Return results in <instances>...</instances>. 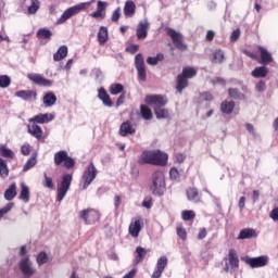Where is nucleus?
I'll list each match as a JSON object with an SVG mask.
<instances>
[{
  "label": "nucleus",
  "mask_w": 278,
  "mask_h": 278,
  "mask_svg": "<svg viewBox=\"0 0 278 278\" xmlns=\"http://www.w3.org/2000/svg\"><path fill=\"white\" fill-rule=\"evenodd\" d=\"M27 78L36 86H43L45 88H51L53 86V80L45 78L42 74L29 73L27 74Z\"/></svg>",
  "instance_id": "obj_10"
},
{
  "label": "nucleus",
  "mask_w": 278,
  "mask_h": 278,
  "mask_svg": "<svg viewBox=\"0 0 278 278\" xmlns=\"http://www.w3.org/2000/svg\"><path fill=\"white\" fill-rule=\"evenodd\" d=\"M240 260L238 258L236 250H229L228 263H226L224 267L225 273H233V268H238Z\"/></svg>",
  "instance_id": "obj_11"
},
{
  "label": "nucleus",
  "mask_w": 278,
  "mask_h": 278,
  "mask_svg": "<svg viewBox=\"0 0 278 278\" xmlns=\"http://www.w3.org/2000/svg\"><path fill=\"white\" fill-rule=\"evenodd\" d=\"M40 10V0H30V5L28 7L29 14H36Z\"/></svg>",
  "instance_id": "obj_43"
},
{
  "label": "nucleus",
  "mask_w": 278,
  "mask_h": 278,
  "mask_svg": "<svg viewBox=\"0 0 278 278\" xmlns=\"http://www.w3.org/2000/svg\"><path fill=\"white\" fill-rule=\"evenodd\" d=\"M256 92H266V81L261 80L255 86Z\"/></svg>",
  "instance_id": "obj_52"
},
{
  "label": "nucleus",
  "mask_w": 278,
  "mask_h": 278,
  "mask_svg": "<svg viewBox=\"0 0 278 278\" xmlns=\"http://www.w3.org/2000/svg\"><path fill=\"white\" fill-rule=\"evenodd\" d=\"M155 116L156 118L161 119V118H170V113L168 112V110L160 108V109H155L154 110Z\"/></svg>",
  "instance_id": "obj_41"
},
{
  "label": "nucleus",
  "mask_w": 278,
  "mask_h": 278,
  "mask_svg": "<svg viewBox=\"0 0 278 278\" xmlns=\"http://www.w3.org/2000/svg\"><path fill=\"white\" fill-rule=\"evenodd\" d=\"M98 99H100V101H102L103 105L106 108H112V99H110V94H108V91H105L104 88H100L98 90Z\"/></svg>",
  "instance_id": "obj_22"
},
{
  "label": "nucleus",
  "mask_w": 278,
  "mask_h": 278,
  "mask_svg": "<svg viewBox=\"0 0 278 278\" xmlns=\"http://www.w3.org/2000/svg\"><path fill=\"white\" fill-rule=\"evenodd\" d=\"M98 173L99 170H97L94 163H90L83 174V181H84L83 190H87L88 186H90V184H92V181L97 179Z\"/></svg>",
  "instance_id": "obj_8"
},
{
  "label": "nucleus",
  "mask_w": 278,
  "mask_h": 278,
  "mask_svg": "<svg viewBox=\"0 0 278 278\" xmlns=\"http://www.w3.org/2000/svg\"><path fill=\"white\" fill-rule=\"evenodd\" d=\"M140 112L144 121H151L153 118V113L151 112V109H149L147 105H141Z\"/></svg>",
  "instance_id": "obj_40"
},
{
  "label": "nucleus",
  "mask_w": 278,
  "mask_h": 278,
  "mask_svg": "<svg viewBox=\"0 0 278 278\" xmlns=\"http://www.w3.org/2000/svg\"><path fill=\"white\" fill-rule=\"evenodd\" d=\"M105 10H108V2L99 0L97 10L89 14L91 18H105Z\"/></svg>",
  "instance_id": "obj_18"
},
{
  "label": "nucleus",
  "mask_w": 278,
  "mask_h": 278,
  "mask_svg": "<svg viewBox=\"0 0 278 278\" xmlns=\"http://www.w3.org/2000/svg\"><path fill=\"white\" fill-rule=\"evenodd\" d=\"M55 119L54 113H40L30 117L28 123H36L37 125H47V123H51V121Z\"/></svg>",
  "instance_id": "obj_12"
},
{
  "label": "nucleus",
  "mask_w": 278,
  "mask_h": 278,
  "mask_svg": "<svg viewBox=\"0 0 278 278\" xmlns=\"http://www.w3.org/2000/svg\"><path fill=\"white\" fill-rule=\"evenodd\" d=\"M228 92H229V97H230L231 99H238V98L240 97V90H238V89H236V88H230V89L228 90Z\"/></svg>",
  "instance_id": "obj_56"
},
{
  "label": "nucleus",
  "mask_w": 278,
  "mask_h": 278,
  "mask_svg": "<svg viewBox=\"0 0 278 278\" xmlns=\"http://www.w3.org/2000/svg\"><path fill=\"white\" fill-rule=\"evenodd\" d=\"M135 66L137 68L138 78L141 81H147V68L144 67V59L142 54H137L135 56Z\"/></svg>",
  "instance_id": "obj_13"
},
{
  "label": "nucleus",
  "mask_w": 278,
  "mask_h": 278,
  "mask_svg": "<svg viewBox=\"0 0 278 278\" xmlns=\"http://www.w3.org/2000/svg\"><path fill=\"white\" fill-rule=\"evenodd\" d=\"M36 164H37V161H36V155H35L27 160V162L23 166V172L27 173V170H31V168H34V166H36Z\"/></svg>",
  "instance_id": "obj_45"
},
{
  "label": "nucleus",
  "mask_w": 278,
  "mask_h": 278,
  "mask_svg": "<svg viewBox=\"0 0 278 278\" xmlns=\"http://www.w3.org/2000/svg\"><path fill=\"white\" fill-rule=\"evenodd\" d=\"M67 157L68 153L64 150H61L54 154V164L56 166H60V164H62V162H65Z\"/></svg>",
  "instance_id": "obj_35"
},
{
  "label": "nucleus",
  "mask_w": 278,
  "mask_h": 278,
  "mask_svg": "<svg viewBox=\"0 0 278 278\" xmlns=\"http://www.w3.org/2000/svg\"><path fill=\"white\" fill-rule=\"evenodd\" d=\"M11 81L9 76H0V88H8Z\"/></svg>",
  "instance_id": "obj_50"
},
{
  "label": "nucleus",
  "mask_w": 278,
  "mask_h": 278,
  "mask_svg": "<svg viewBox=\"0 0 278 278\" xmlns=\"http://www.w3.org/2000/svg\"><path fill=\"white\" fill-rule=\"evenodd\" d=\"M212 62H214V64H223V62H225V51L220 49L215 50Z\"/></svg>",
  "instance_id": "obj_34"
},
{
  "label": "nucleus",
  "mask_w": 278,
  "mask_h": 278,
  "mask_svg": "<svg viewBox=\"0 0 278 278\" xmlns=\"http://www.w3.org/2000/svg\"><path fill=\"white\" fill-rule=\"evenodd\" d=\"M162 60H164V54H157L156 56H149L147 63L150 64V66H155L157 62H162Z\"/></svg>",
  "instance_id": "obj_46"
},
{
  "label": "nucleus",
  "mask_w": 278,
  "mask_h": 278,
  "mask_svg": "<svg viewBox=\"0 0 278 278\" xmlns=\"http://www.w3.org/2000/svg\"><path fill=\"white\" fill-rule=\"evenodd\" d=\"M166 266H168V258L161 256L156 262V269L164 271Z\"/></svg>",
  "instance_id": "obj_44"
},
{
  "label": "nucleus",
  "mask_w": 278,
  "mask_h": 278,
  "mask_svg": "<svg viewBox=\"0 0 278 278\" xmlns=\"http://www.w3.org/2000/svg\"><path fill=\"white\" fill-rule=\"evenodd\" d=\"M68 55V47L61 46L58 51L53 54L54 62H61V60H64Z\"/></svg>",
  "instance_id": "obj_25"
},
{
  "label": "nucleus",
  "mask_w": 278,
  "mask_h": 278,
  "mask_svg": "<svg viewBox=\"0 0 278 278\" xmlns=\"http://www.w3.org/2000/svg\"><path fill=\"white\" fill-rule=\"evenodd\" d=\"M12 207H14V203H8L4 207L0 208V219L12 212Z\"/></svg>",
  "instance_id": "obj_49"
},
{
  "label": "nucleus",
  "mask_w": 278,
  "mask_h": 278,
  "mask_svg": "<svg viewBox=\"0 0 278 278\" xmlns=\"http://www.w3.org/2000/svg\"><path fill=\"white\" fill-rule=\"evenodd\" d=\"M73 182V175L65 174L62 176V181L58 185L56 188V201L59 203H62L64 201V197H66V193L68 190H71V184Z\"/></svg>",
  "instance_id": "obj_5"
},
{
  "label": "nucleus",
  "mask_w": 278,
  "mask_h": 278,
  "mask_svg": "<svg viewBox=\"0 0 278 278\" xmlns=\"http://www.w3.org/2000/svg\"><path fill=\"white\" fill-rule=\"evenodd\" d=\"M16 197V184L10 185V187L4 192V199L7 201H12Z\"/></svg>",
  "instance_id": "obj_36"
},
{
  "label": "nucleus",
  "mask_w": 278,
  "mask_h": 278,
  "mask_svg": "<svg viewBox=\"0 0 278 278\" xmlns=\"http://www.w3.org/2000/svg\"><path fill=\"white\" fill-rule=\"evenodd\" d=\"M28 134L36 138L37 140H42V128L36 123H29L26 125Z\"/></svg>",
  "instance_id": "obj_19"
},
{
  "label": "nucleus",
  "mask_w": 278,
  "mask_h": 278,
  "mask_svg": "<svg viewBox=\"0 0 278 278\" xmlns=\"http://www.w3.org/2000/svg\"><path fill=\"white\" fill-rule=\"evenodd\" d=\"M0 155H1V157L14 160L16 154H14V151H12L10 148H8V146L0 144Z\"/></svg>",
  "instance_id": "obj_31"
},
{
  "label": "nucleus",
  "mask_w": 278,
  "mask_h": 278,
  "mask_svg": "<svg viewBox=\"0 0 278 278\" xmlns=\"http://www.w3.org/2000/svg\"><path fill=\"white\" fill-rule=\"evenodd\" d=\"M136 273H138V270L136 268H132L130 271H128L122 278H136Z\"/></svg>",
  "instance_id": "obj_63"
},
{
  "label": "nucleus",
  "mask_w": 278,
  "mask_h": 278,
  "mask_svg": "<svg viewBox=\"0 0 278 278\" xmlns=\"http://www.w3.org/2000/svg\"><path fill=\"white\" fill-rule=\"evenodd\" d=\"M124 14L127 17H131L134 16V14H136V3H134V1L131 0L126 1L124 7Z\"/></svg>",
  "instance_id": "obj_27"
},
{
  "label": "nucleus",
  "mask_w": 278,
  "mask_h": 278,
  "mask_svg": "<svg viewBox=\"0 0 278 278\" xmlns=\"http://www.w3.org/2000/svg\"><path fill=\"white\" fill-rule=\"evenodd\" d=\"M177 236L180 237L181 240H186L188 233L186 232V229L177 227Z\"/></svg>",
  "instance_id": "obj_61"
},
{
  "label": "nucleus",
  "mask_w": 278,
  "mask_h": 278,
  "mask_svg": "<svg viewBox=\"0 0 278 278\" xmlns=\"http://www.w3.org/2000/svg\"><path fill=\"white\" fill-rule=\"evenodd\" d=\"M136 253H137V256L135 260V264H140V262H142V260H144V257L147 256V249L142 247H137Z\"/></svg>",
  "instance_id": "obj_39"
},
{
  "label": "nucleus",
  "mask_w": 278,
  "mask_h": 278,
  "mask_svg": "<svg viewBox=\"0 0 278 278\" xmlns=\"http://www.w3.org/2000/svg\"><path fill=\"white\" fill-rule=\"evenodd\" d=\"M187 198H188V201H191L192 203H199V201H201V195H199V190L194 188H190L187 190Z\"/></svg>",
  "instance_id": "obj_30"
},
{
  "label": "nucleus",
  "mask_w": 278,
  "mask_h": 278,
  "mask_svg": "<svg viewBox=\"0 0 278 278\" xmlns=\"http://www.w3.org/2000/svg\"><path fill=\"white\" fill-rule=\"evenodd\" d=\"M200 99H201V101H212V99H214V97L212 96V93L205 91L200 94Z\"/></svg>",
  "instance_id": "obj_58"
},
{
  "label": "nucleus",
  "mask_w": 278,
  "mask_h": 278,
  "mask_svg": "<svg viewBox=\"0 0 278 278\" xmlns=\"http://www.w3.org/2000/svg\"><path fill=\"white\" fill-rule=\"evenodd\" d=\"M268 75V67L266 66H258L255 67L254 71H252V77L257 78H264Z\"/></svg>",
  "instance_id": "obj_32"
},
{
  "label": "nucleus",
  "mask_w": 278,
  "mask_h": 278,
  "mask_svg": "<svg viewBox=\"0 0 278 278\" xmlns=\"http://www.w3.org/2000/svg\"><path fill=\"white\" fill-rule=\"evenodd\" d=\"M109 39L108 27L101 26L98 31L99 45H105Z\"/></svg>",
  "instance_id": "obj_29"
},
{
  "label": "nucleus",
  "mask_w": 278,
  "mask_h": 278,
  "mask_svg": "<svg viewBox=\"0 0 278 278\" xmlns=\"http://www.w3.org/2000/svg\"><path fill=\"white\" fill-rule=\"evenodd\" d=\"M136 134V128H134V126L131 125V123L129 122H124L121 126H119V136H122L123 138H125L126 136H131Z\"/></svg>",
  "instance_id": "obj_20"
},
{
  "label": "nucleus",
  "mask_w": 278,
  "mask_h": 278,
  "mask_svg": "<svg viewBox=\"0 0 278 278\" xmlns=\"http://www.w3.org/2000/svg\"><path fill=\"white\" fill-rule=\"evenodd\" d=\"M109 90L111 94L116 96L121 94L125 90V87L122 84H112Z\"/></svg>",
  "instance_id": "obj_42"
},
{
  "label": "nucleus",
  "mask_w": 278,
  "mask_h": 278,
  "mask_svg": "<svg viewBox=\"0 0 278 278\" xmlns=\"http://www.w3.org/2000/svg\"><path fill=\"white\" fill-rule=\"evenodd\" d=\"M251 238H257V231L253 228H244L238 236V240H249Z\"/></svg>",
  "instance_id": "obj_23"
},
{
  "label": "nucleus",
  "mask_w": 278,
  "mask_h": 278,
  "mask_svg": "<svg viewBox=\"0 0 278 278\" xmlns=\"http://www.w3.org/2000/svg\"><path fill=\"white\" fill-rule=\"evenodd\" d=\"M195 216L197 214L194 213V211H182L181 213L182 220H192Z\"/></svg>",
  "instance_id": "obj_47"
},
{
  "label": "nucleus",
  "mask_w": 278,
  "mask_h": 278,
  "mask_svg": "<svg viewBox=\"0 0 278 278\" xmlns=\"http://www.w3.org/2000/svg\"><path fill=\"white\" fill-rule=\"evenodd\" d=\"M242 260L252 268H264L265 266H268L270 262V257H268V255H261L256 257L245 256Z\"/></svg>",
  "instance_id": "obj_6"
},
{
  "label": "nucleus",
  "mask_w": 278,
  "mask_h": 278,
  "mask_svg": "<svg viewBox=\"0 0 278 278\" xmlns=\"http://www.w3.org/2000/svg\"><path fill=\"white\" fill-rule=\"evenodd\" d=\"M269 218H271L274 223H278V206L270 211Z\"/></svg>",
  "instance_id": "obj_55"
},
{
  "label": "nucleus",
  "mask_w": 278,
  "mask_h": 278,
  "mask_svg": "<svg viewBox=\"0 0 278 278\" xmlns=\"http://www.w3.org/2000/svg\"><path fill=\"white\" fill-rule=\"evenodd\" d=\"M168 154L160 150H144L138 159V164H150L152 166H166Z\"/></svg>",
  "instance_id": "obj_1"
},
{
  "label": "nucleus",
  "mask_w": 278,
  "mask_h": 278,
  "mask_svg": "<svg viewBox=\"0 0 278 278\" xmlns=\"http://www.w3.org/2000/svg\"><path fill=\"white\" fill-rule=\"evenodd\" d=\"M21 153L22 155H29V153H31V146L29 143H24L21 147Z\"/></svg>",
  "instance_id": "obj_51"
},
{
  "label": "nucleus",
  "mask_w": 278,
  "mask_h": 278,
  "mask_svg": "<svg viewBox=\"0 0 278 278\" xmlns=\"http://www.w3.org/2000/svg\"><path fill=\"white\" fill-rule=\"evenodd\" d=\"M18 268L24 277H31L33 275H36V267L29 257L22 258L18 263Z\"/></svg>",
  "instance_id": "obj_9"
},
{
  "label": "nucleus",
  "mask_w": 278,
  "mask_h": 278,
  "mask_svg": "<svg viewBox=\"0 0 278 278\" xmlns=\"http://www.w3.org/2000/svg\"><path fill=\"white\" fill-rule=\"evenodd\" d=\"M167 36L172 38L173 43L177 49H180V51L186 49V46L184 45V36L180 33H177L173 28H167Z\"/></svg>",
  "instance_id": "obj_14"
},
{
  "label": "nucleus",
  "mask_w": 278,
  "mask_h": 278,
  "mask_svg": "<svg viewBox=\"0 0 278 278\" xmlns=\"http://www.w3.org/2000/svg\"><path fill=\"white\" fill-rule=\"evenodd\" d=\"M21 201H24V203H29V187L25 185V182L21 184V191L20 197Z\"/></svg>",
  "instance_id": "obj_28"
},
{
  "label": "nucleus",
  "mask_w": 278,
  "mask_h": 278,
  "mask_svg": "<svg viewBox=\"0 0 278 278\" xmlns=\"http://www.w3.org/2000/svg\"><path fill=\"white\" fill-rule=\"evenodd\" d=\"M257 49L261 53V64H264V66H267V64H270V62L274 61L273 54L268 52L266 48L258 46Z\"/></svg>",
  "instance_id": "obj_21"
},
{
  "label": "nucleus",
  "mask_w": 278,
  "mask_h": 278,
  "mask_svg": "<svg viewBox=\"0 0 278 278\" xmlns=\"http://www.w3.org/2000/svg\"><path fill=\"white\" fill-rule=\"evenodd\" d=\"M64 166L65 168H73V166H75V160H73L71 156H67L64 161Z\"/></svg>",
  "instance_id": "obj_57"
},
{
  "label": "nucleus",
  "mask_w": 278,
  "mask_h": 278,
  "mask_svg": "<svg viewBox=\"0 0 278 278\" xmlns=\"http://www.w3.org/2000/svg\"><path fill=\"white\" fill-rule=\"evenodd\" d=\"M118 18H121V8H117V9L112 13L111 21H112L113 23H117Z\"/></svg>",
  "instance_id": "obj_54"
},
{
  "label": "nucleus",
  "mask_w": 278,
  "mask_h": 278,
  "mask_svg": "<svg viewBox=\"0 0 278 278\" xmlns=\"http://www.w3.org/2000/svg\"><path fill=\"white\" fill-rule=\"evenodd\" d=\"M92 1L94 0H91L89 2H81L79 4L68 8L63 12V14L56 21V25H63V23H66L68 18H73V16L79 14V12H83V10H88V8L92 5Z\"/></svg>",
  "instance_id": "obj_2"
},
{
  "label": "nucleus",
  "mask_w": 278,
  "mask_h": 278,
  "mask_svg": "<svg viewBox=\"0 0 278 278\" xmlns=\"http://www.w3.org/2000/svg\"><path fill=\"white\" fill-rule=\"evenodd\" d=\"M10 175V169L8 168V161L0 157V177L5 179Z\"/></svg>",
  "instance_id": "obj_37"
},
{
  "label": "nucleus",
  "mask_w": 278,
  "mask_h": 278,
  "mask_svg": "<svg viewBox=\"0 0 278 278\" xmlns=\"http://www.w3.org/2000/svg\"><path fill=\"white\" fill-rule=\"evenodd\" d=\"M38 38H41L42 40H51V36H53V33L49 28H40L37 31Z\"/></svg>",
  "instance_id": "obj_38"
},
{
  "label": "nucleus",
  "mask_w": 278,
  "mask_h": 278,
  "mask_svg": "<svg viewBox=\"0 0 278 278\" xmlns=\"http://www.w3.org/2000/svg\"><path fill=\"white\" fill-rule=\"evenodd\" d=\"M144 101L148 105L154 108V110L166 105V99L162 96H147Z\"/></svg>",
  "instance_id": "obj_15"
},
{
  "label": "nucleus",
  "mask_w": 278,
  "mask_h": 278,
  "mask_svg": "<svg viewBox=\"0 0 278 278\" xmlns=\"http://www.w3.org/2000/svg\"><path fill=\"white\" fill-rule=\"evenodd\" d=\"M169 177L170 179L177 180L179 178V170H177L175 167L170 168Z\"/></svg>",
  "instance_id": "obj_60"
},
{
  "label": "nucleus",
  "mask_w": 278,
  "mask_h": 278,
  "mask_svg": "<svg viewBox=\"0 0 278 278\" xmlns=\"http://www.w3.org/2000/svg\"><path fill=\"white\" fill-rule=\"evenodd\" d=\"M207 237V230L205 228H201L198 233V240H204Z\"/></svg>",
  "instance_id": "obj_62"
},
{
  "label": "nucleus",
  "mask_w": 278,
  "mask_h": 278,
  "mask_svg": "<svg viewBox=\"0 0 278 278\" xmlns=\"http://www.w3.org/2000/svg\"><path fill=\"white\" fill-rule=\"evenodd\" d=\"M142 231V218H132L128 227V232L132 238H138Z\"/></svg>",
  "instance_id": "obj_16"
},
{
  "label": "nucleus",
  "mask_w": 278,
  "mask_h": 278,
  "mask_svg": "<svg viewBox=\"0 0 278 278\" xmlns=\"http://www.w3.org/2000/svg\"><path fill=\"white\" fill-rule=\"evenodd\" d=\"M45 188H53V179H51V177L47 176V174H45V182H43Z\"/></svg>",
  "instance_id": "obj_59"
},
{
  "label": "nucleus",
  "mask_w": 278,
  "mask_h": 278,
  "mask_svg": "<svg viewBox=\"0 0 278 278\" xmlns=\"http://www.w3.org/2000/svg\"><path fill=\"white\" fill-rule=\"evenodd\" d=\"M238 38H240V28L235 29L230 35V42L238 41Z\"/></svg>",
  "instance_id": "obj_53"
},
{
  "label": "nucleus",
  "mask_w": 278,
  "mask_h": 278,
  "mask_svg": "<svg viewBox=\"0 0 278 278\" xmlns=\"http://www.w3.org/2000/svg\"><path fill=\"white\" fill-rule=\"evenodd\" d=\"M236 108V102L233 101H224L220 105V111L223 114H231L233 112V109Z\"/></svg>",
  "instance_id": "obj_33"
},
{
  "label": "nucleus",
  "mask_w": 278,
  "mask_h": 278,
  "mask_svg": "<svg viewBox=\"0 0 278 278\" xmlns=\"http://www.w3.org/2000/svg\"><path fill=\"white\" fill-rule=\"evenodd\" d=\"M15 97L23 99V101H31V99H36L37 94L31 90H20L15 92Z\"/></svg>",
  "instance_id": "obj_24"
},
{
  "label": "nucleus",
  "mask_w": 278,
  "mask_h": 278,
  "mask_svg": "<svg viewBox=\"0 0 278 278\" xmlns=\"http://www.w3.org/2000/svg\"><path fill=\"white\" fill-rule=\"evenodd\" d=\"M149 27H150L149 20L144 18L139 22L137 26V38L139 40H142L147 38V36H149Z\"/></svg>",
  "instance_id": "obj_17"
},
{
  "label": "nucleus",
  "mask_w": 278,
  "mask_h": 278,
  "mask_svg": "<svg viewBox=\"0 0 278 278\" xmlns=\"http://www.w3.org/2000/svg\"><path fill=\"white\" fill-rule=\"evenodd\" d=\"M197 76V70L193 67H185L182 73L177 76V85L176 90H178L179 94L188 88V80L192 79V77Z\"/></svg>",
  "instance_id": "obj_4"
},
{
  "label": "nucleus",
  "mask_w": 278,
  "mask_h": 278,
  "mask_svg": "<svg viewBox=\"0 0 278 278\" xmlns=\"http://www.w3.org/2000/svg\"><path fill=\"white\" fill-rule=\"evenodd\" d=\"M79 216L86 225H94V223H99L101 213L93 208H86L79 212Z\"/></svg>",
  "instance_id": "obj_7"
},
{
  "label": "nucleus",
  "mask_w": 278,
  "mask_h": 278,
  "mask_svg": "<svg viewBox=\"0 0 278 278\" xmlns=\"http://www.w3.org/2000/svg\"><path fill=\"white\" fill-rule=\"evenodd\" d=\"M152 193L156 197H162L166 191V179L164 177V173L162 172H154L152 174V185L150 187Z\"/></svg>",
  "instance_id": "obj_3"
},
{
  "label": "nucleus",
  "mask_w": 278,
  "mask_h": 278,
  "mask_svg": "<svg viewBox=\"0 0 278 278\" xmlns=\"http://www.w3.org/2000/svg\"><path fill=\"white\" fill-rule=\"evenodd\" d=\"M42 101L45 108H53V104L58 101V97H55V93L53 92H48L43 96Z\"/></svg>",
  "instance_id": "obj_26"
},
{
  "label": "nucleus",
  "mask_w": 278,
  "mask_h": 278,
  "mask_svg": "<svg viewBox=\"0 0 278 278\" xmlns=\"http://www.w3.org/2000/svg\"><path fill=\"white\" fill-rule=\"evenodd\" d=\"M185 161H186V154L184 153L176 154V162H178V164H182V162Z\"/></svg>",
  "instance_id": "obj_64"
},
{
  "label": "nucleus",
  "mask_w": 278,
  "mask_h": 278,
  "mask_svg": "<svg viewBox=\"0 0 278 278\" xmlns=\"http://www.w3.org/2000/svg\"><path fill=\"white\" fill-rule=\"evenodd\" d=\"M47 262H49V256H47V253L40 252L37 256V264L42 266V264H47Z\"/></svg>",
  "instance_id": "obj_48"
}]
</instances>
